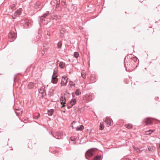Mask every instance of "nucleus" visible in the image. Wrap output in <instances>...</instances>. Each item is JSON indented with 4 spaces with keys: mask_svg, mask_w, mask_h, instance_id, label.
Here are the masks:
<instances>
[{
    "mask_svg": "<svg viewBox=\"0 0 160 160\" xmlns=\"http://www.w3.org/2000/svg\"><path fill=\"white\" fill-rule=\"evenodd\" d=\"M68 82V78L65 75L62 76L61 84L62 86H65Z\"/></svg>",
    "mask_w": 160,
    "mask_h": 160,
    "instance_id": "f257e3e1",
    "label": "nucleus"
},
{
    "mask_svg": "<svg viewBox=\"0 0 160 160\" xmlns=\"http://www.w3.org/2000/svg\"><path fill=\"white\" fill-rule=\"evenodd\" d=\"M56 72H55V70L53 71V74L52 77L51 82L53 84L57 83L58 79L57 78V76L56 75Z\"/></svg>",
    "mask_w": 160,
    "mask_h": 160,
    "instance_id": "f03ea898",
    "label": "nucleus"
},
{
    "mask_svg": "<svg viewBox=\"0 0 160 160\" xmlns=\"http://www.w3.org/2000/svg\"><path fill=\"white\" fill-rule=\"evenodd\" d=\"M94 152L93 149H90L88 150L85 153L86 158L87 159V157H91L93 155Z\"/></svg>",
    "mask_w": 160,
    "mask_h": 160,
    "instance_id": "7ed1b4c3",
    "label": "nucleus"
},
{
    "mask_svg": "<svg viewBox=\"0 0 160 160\" xmlns=\"http://www.w3.org/2000/svg\"><path fill=\"white\" fill-rule=\"evenodd\" d=\"M104 121L107 124V127H109L111 125V119L109 117L106 118L104 120Z\"/></svg>",
    "mask_w": 160,
    "mask_h": 160,
    "instance_id": "20e7f679",
    "label": "nucleus"
},
{
    "mask_svg": "<svg viewBox=\"0 0 160 160\" xmlns=\"http://www.w3.org/2000/svg\"><path fill=\"white\" fill-rule=\"evenodd\" d=\"M144 121L145 122V125H151L152 123V121H151L150 118H147L145 119Z\"/></svg>",
    "mask_w": 160,
    "mask_h": 160,
    "instance_id": "39448f33",
    "label": "nucleus"
},
{
    "mask_svg": "<svg viewBox=\"0 0 160 160\" xmlns=\"http://www.w3.org/2000/svg\"><path fill=\"white\" fill-rule=\"evenodd\" d=\"M48 48V47L45 46H44L42 48V49L41 51V53L42 55H44L47 52Z\"/></svg>",
    "mask_w": 160,
    "mask_h": 160,
    "instance_id": "423d86ee",
    "label": "nucleus"
},
{
    "mask_svg": "<svg viewBox=\"0 0 160 160\" xmlns=\"http://www.w3.org/2000/svg\"><path fill=\"white\" fill-rule=\"evenodd\" d=\"M15 34L13 32L11 31L8 34V37L10 38H15Z\"/></svg>",
    "mask_w": 160,
    "mask_h": 160,
    "instance_id": "0eeeda50",
    "label": "nucleus"
},
{
    "mask_svg": "<svg viewBox=\"0 0 160 160\" xmlns=\"http://www.w3.org/2000/svg\"><path fill=\"white\" fill-rule=\"evenodd\" d=\"M65 30V29L63 28H61L60 30V36L61 37H62L64 36Z\"/></svg>",
    "mask_w": 160,
    "mask_h": 160,
    "instance_id": "6e6552de",
    "label": "nucleus"
},
{
    "mask_svg": "<svg viewBox=\"0 0 160 160\" xmlns=\"http://www.w3.org/2000/svg\"><path fill=\"white\" fill-rule=\"evenodd\" d=\"M60 102L61 104H64L66 102L65 98L63 97H62L60 98Z\"/></svg>",
    "mask_w": 160,
    "mask_h": 160,
    "instance_id": "1a4fd4ad",
    "label": "nucleus"
},
{
    "mask_svg": "<svg viewBox=\"0 0 160 160\" xmlns=\"http://www.w3.org/2000/svg\"><path fill=\"white\" fill-rule=\"evenodd\" d=\"M65 66V63L63 62H60L59 63V66L61 68H63Z\"/></svg>",
    "mask_w": 160,
    "mask_h": 160,
    "instance_id": "9d476101",
    "label": "nucleus"
},
{
    "mask_svg": "<svg viewBox=\"0 0 160 160\" xmlns=\"http://www.w3.org/2000/svg\"><path fill=\"white\" fill-rule=\"evenodd\" d=\"M34 87V83L32 82H30L28 86V88L31 89Z\"/></svg>",
    "mask_w": 160,
    "mask_h": 160,
    "instance_id": "9b49d317",
    "label": "nucleus"
},
{
    "mask_svg": "<svg viewBox=\"0 0 160 160\" xmlns=\"http://www.w3.org/2000/svg\"><path fill=\"white\" fill-rule=\"evenodd\" d=\"M84 127L83 125H81L80 127H77L76 128L77 131H82L84 129Z\"/></svg>",
    "mask_w": 160,
    "mask_h": 160,
    "instance_id": "f8f14e48",
    "label": "nucleus"
},
{
    "mask_svg": "<svg viewBox=\"0 0 160 160\" xmlns=\"http://www.w3.org/2000/svg\"><path fill=\"white\" fill-rule=\"evenodd\" d=\"M77 100L75 99H72L70 101V104L72 106L74 105L76 102Z\"/></svg>",
    "mask_w": 160,
    "mask_h": 160,
    "instance_id": "ddd939ff",
    "label": "nucleus"
},
{
    "mask_svg": "<svg viewBox=\"0 0 160 160\" xmlns=\"http://www.w3.org/2000/svg\"><path fill=\"white\" fill-rule=\"evenodd\" d=\"M53 111L54 110L53 109H51L50 110H48V115L49 116H51L52 114Z\"/></svg>",
    "mask_w": 160,
    "mask_h": 160,
    "instance_id": "4468645a",
    "label": "nucleus"
},
{
    "mask_svg": "<svg viewBox=\"0 0 160 160\" xmlns=\"http://www.w3.org/2000/svg\"><path fill=\"white\" fill-rule=\"evenodd\" d=\"M69 84L71 88H72L73 87H74L75 86V83L71 81L69 82Z\"/></svg>",
    "mask_w": 160,
    "mask_h": 160,
    "instance_id": "2eb2a0df",
    "label": "nucleus"
},
{
    "mask_svg": "<svg viewBox=\"0 0 160 160\" xmlns=\"http://www.w3.org/2000/svg\"><path fill=\"white\" fill-rule=\"evenodd\" d=\"M101 158V155H99V156H96L94 158H93V160H100Z\"/></svg>",
    "mask_w": 160,
    "mask_h": 160,
    "instance_id": "dca6fc26",
    "label": "nucleus"
},
{
    "mask_svg": "<svg viewBox=\"0 0 160 160\" xmlns=\"http://www.w3.org/2000/svg\"><path fill=\"white\" fill-rule=\"evenodd\" d=\"M81 92L80 91V90L79 89H78L76 90L75 92V94L76 95H79L81 94Z\"/></svg>",
    "mask_w": 160,
    "mask_h": 160,
    "instance_id": "f3484780",
    "label": "nucleus"
},
{
    "mask_svg": "<svg viewBox=\"0 0 160 160\" xmlns=\"http://www.w3.org/2000/svg\"><path fill=\"white\" fill-rule=\"evenodd\" d=\"M39 92L40 93H43L44 92V88H41L39 90Z\"/></svg>",
    "mask_w": 160,
    "mask_h": 160,
    "instance_id": "a211bd4d",
    "label": "nucleus"
},
{
    "mask_svg": "<svg viewBox=\"0 0 160 160\" xmlns=\"http://www.w3.org/2000/svg\"><path fill=\"white\" fill-rule=\"evenodd\" d=\"M99 127H100V128H99L100 130H102L103 129L104 127L103 126V123L102 122L100 123Z\"/></svg>",
    "mask_w": 160,
    "mask_h": 160,
    "instance_id": "6ab92c4d",
    "label": "nucleus"
},
{
    "mask_svg": "<svg viewBox=\"0 0 160 160\" xmlns=\"http://www.w3.org/2000/svg\"><path fill=\"white\" fill-rule=\"evenodd\" d=\"M62 45V43L61 41H60L57 44V46L58 48H61Z\"/></svg>",
    "mask_w": 160,
    "mask_h": 160,
    "instance_id": "aec40b11",
    "label": "nucleus"
},
{
    "mask_svg": "<svg viewBox=\"0 0 160 160\" xmlns=\"http://www.w3.org/2000/svg\"><path fill=\"white\" fill-rule=\"evenodd\" d=\"M126 127L127 128L129 129H131L132 128V125L131 124H128L127 125H126Z\"/></svg>",
    "mask_w": 160,
    "mask_h": 160,
    "instance_id": "412c9836",
    "label": "nucleus"
},
{
    "mask_svg": "<svg viewBox=\"0 0 160 160\" xmlns=\"http://www.w3.org/2000/svg\"><path fill=\"white\" fill-rule=\"evenodd\" d=\"M74 56L76 58H78L79 56V54L78 52H74Z\"/></svg>",
    "mask_w": 160,
    "mask_h": 160,
    "instance_id": "4be33fe9",
    "label": "nucleus"
},
{
    "mask_svg": "<svg viewBox=\"0 0 160 160\" xmlns=\"http://www.w3.org/2000/svg\"><path fill=\"white\" fill-rule=\"evenodd\" d=\"M81 75L82 77L83 78H86V74L84 72H82L81 73Z\"/></svg>",
    "mask_w": 160,
    "mask_h": 160,
    "instance_id": "5701e85b",
    "label": "nucleus"
},
{
    "mask_svg": "<svg viewBox=\"0 0 160 160\" xmlns=\"http://www.w3.org/2000/svg\"><path fill=\"white\" fill-rule=\"evenodd\" d=\"M134 148L137 152H138L142 151V150H140V149L135 147H134Z\"/></svg>",
    "mask_w": 160,
    "mask_h": 160,
    "instance_id": "b1692460",
    "label": "nucleus"
},
{
    "mask_svg": "<svg viewBox=\"0 0 160 160\" xmlns=\"http://www.w3.org/2000/svg\"><path fill=\"white\" fill-rule=\"evenodd\" d=\"M20 13H21V12L19 10H17L15 12V14L17 15H19L20 14Z\"/></svg>",
    "mask_w": 160,
    "mask_h": 160,
    "instance_id": "393cba45",
    "label": "nucleus"
},
{
    "mask_svg": "<svg viewBox=\"0 0 160 160\" xmlns=\"http://www.w3.org/2000/svg\"><path fill=\"white\" fill-rule=\"evenodd\" d=\"M48 14L49 13L48 12H47L43 15V16H42V17H43L44 18H45L48 15Z\"/></svg>",
    "mask_w": 160,
    "mask_h": 160,
    "instance_id": "a878e982",
    "label": "nucleus"
},
{
    "mask_svg": "<svg viewBox=\"0 0 160 160\" xmlns=\"http://www.w3.org/2000/svg\"><path fill=\"white\" fill-rule=\"evenodd\" d=\"M40 115V114L39 113H38V116H34V118L35 119H37L39 117Z\"/></svg>",
    "mask_w": 160,
    "mask_h": 160,
    "instance_id": "bb28decb",
    "label": "nucleus"
},
{
    "mask_svg": "<svg viewBox=\"0 0 160 160\" xmlns=\"http://www.w3.org/2000/svg\"><path fill=\"white\" fill-rule=\"evenodd\" d=\"M145 134L147 135H150L151 133V132H149L148 131H145Z\"/></svg>",
    "mask_w": 160,
    "mask_h": 160,
    "instance_id": "cd10ccee",
    "label": "nucleus"
},
{
    "mask_svg": "<svg viewBox=\"0 0 160 160\" xmlns=\"http://www.w3.org/2000/svg\"><path fill=\"white\" fill-rule=\"evenodd\" d=\"M149 132H151V133L152 132H153L155 131V130H151V129H150V130H149L148 131Z\"/></svg>",
    "mask_w": 160,
    "mask_h": 160,
    "instance_id": "c85d7f7f",
    "label": "nucleus"
},
{
    "mask_svg": "<svg viewBox=\"0 0 160 160\" xmlns=\"http://www.w3.org/2000/svg\"><path fill=\"white\" fill-rule=\"evenodd\" d=\"M56 1L57 4H59L60 3V0H56Z\"/></svg>",
    "mask_w": 160,
    "mask_h": 160,
    "instance_id": "c756f323",
    "label": "nucleus"
},
{
    "mask_svg": "<svg viewBox=\"0 0 160 160\" xmlns=\"http://www.w3.org/2000/svg\"><path fill=\"white\" fill-rule=\"evenodd\" d=\"M62 0V2L64 3V4L65 5V0Z\"/></svg>",
    "mask_w": 160,
    "mask_h": 160,
    "instance_id": "7c9ffc66",
    "label": "nucleus"
},
{
    "mask_svg": "<svg viewBox=\"0 0 160 160\" xmlns=\"http://www.w3.org/2000/svg\"><path fill=\"white\" fill-rule=\"evenodd\" d=\"M58 5H59V4H57V3H56V8H57L58 7Z\"/></svg>",
    "mask_w": 160,
    "mask_h": 160,
    "instance_id": "2f4dec72",
    "label": "nucleus"
},
{
    "mask_svg": "<svg viewBox=\"0 0 160 160\" xmlns=\"http://www.w3.org/2000/svg\"><path fill=\"white\" fill-rule=\"evenodd\" d=\"M71 107H69V106H68V108H71Z\"/></svg>",
    "mask_w": 160,
    "mask_h": 160,
    "instance_id": "473e14b6",
    "label": "nucleus"
},
{
    "mask_svg": "<svg viewBox=\"0 0 160 160\" xmlns=\"http://www.w3.org/2000/svg\"><path fill=\"white\" fill-rule=\"evenodd\" d=\"M64 105H63L62 107H61V108H62L63 107H64Z\"/></svg>",
    "mask_w": 160,
    "mask_h": 160,
    "instance_id": "72a5a7b5",
    "label": "nucleus"
},
{
    "mask_svg": "<svg viewBox=\"0 0 160 160\" xmlns=\"http://www.w3.org/2000/svg\"><path fill=\"white\" fill-rule=\"evenodd\" d=\"M159 147L160 148V143L159 144Z\"/></svg>",
    "mask_w": 160,
    "mask_h": 160,
    "instance_id": "f704fd0d",
    "label": "nucleus"
},
{
    "mask_svg": "<svg viewBox=\"0 0 160 160\" xmlns=\"http://www.w3.org/2000/svg\"><path fill=\"white\" fill-rule=\"evenodd\" d=\"M73 123H74V121L72 122V124H73Z\"/></svg>",
    "mask_w": 160,
    "mask_h": 160,
    "instance_id": "c9c22d12",
    "label": "nucleus"
},
{
    "mask_svg": "<svg viewBox=\"0 0 160 160\" xmlns=\"http://www.w3.org/2000/svg\"><path fill=\"white\" fill-rule=\"evenodd\" d=\"M58 61H58H58H57V63H58Z\"/></svg>",
    "mask_w": 160,
    "mask_h": 160,
    "instance_id": "e433bc0d",
    "label": "nucleus"
}]
</instances>
